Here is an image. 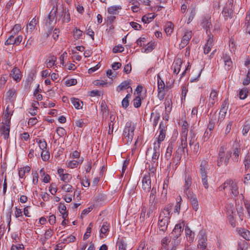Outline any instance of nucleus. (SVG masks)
I'll use <instances>...</instances> for the list:
<instances>
[{"label":"nucleus","mask_w":250,"mask_h":250,"mask_svg":"<svg viewBox=\"0 0 250 250\" xmlns=\"http://www.w3.org/2000/svg\"><path fill=\"white\" fill-rule=\"evenodd\" d=\"M101 112L102 113L103 116H107L108 114L107 107L104 101H102L101 104Z\"/></svg>","instance_id":"obj_43"},{"label":"nucleus","mask_w":250,"mask_h":250,"mask_svg":"<svg viewBox=\"0 0 250 250\" xmlns=\"http://www.w3.org/2000/svg\"><path fill=\"white\" fill-rule=\"evenodd\" d=\"M24 247L22 244L14 245L11 248V250H24Z\"/></svg>","instance_id":"obj_64"},{"label":"nucleus","mask_w":250,"mask_h":250,"mask_svg":"<svg viewBox=\"0 0 250 250\" xmlns=\"http://www.w3.org/2000/svg\"><path fill=\"white\" fill-rule=\"evenodd\" d=\"M191 183H192L191 177L189 176H188L187 177L186 176L185 177V185H184V192L188 196V194H190V195H191L188 189L191 185Z\"/></svg>","instance_id":"obj_22"},{"label":"nucleus","mask_w":250,"mask_h":250,"mask_svg":"<svg viewBox=\"0 0 250 250\" xmlns=\"http://www.w3.org/2000/svg\"><path fill=\"white\" fill-rule=\"evenodd\" d=\"M227 213L230 219H233V215L235 214V209L232 204H228L226 206Z\"/></svg>","instance_id":"obj_28"},{"label":"nucleus","mask_w":250,"mask_h":250,"mask_svg":"<svg viewBox=\"0 0 250 250\" xmlns=\"http://www.w3.org/2000/svg\"><path fill=\"white\" fill-rule=\"evenodd\" d=\"M207 237L204 234H200V237L198 240V248L201 250L206 248L207 247Z\"/></svg>","instance_id":"obj_19"},{"label":"nucleus","mask_w":250,"mask_h":250,"mask_svg":"<svg viewBox=\"0 0 250 250\" xmlns=\"http://www.w3.org/2000/svg\"><path fill=\"white\" fill-rule=\"evenodd\" d=\"M184 224L183 223L177 224L173 230V233L176 234V237L178 238L180 235L181 232L184 230Z\"/></svg>","instance_id":"obj_26"},{"label":"nucleus","mask_w":250,"mask_h":250,"mask_svg":"<svg viewBox=\"0 0 250 250\" xmlns=\"http://www.w3.org/2000/svg\"><path fill=\"white\" fill-rule=\"evenodd\" d=\"M58 209L62 214V217L63 219H66L68 216V212L66 211V206L63 204L60 203L58 207Z\"/></svg>","instance_id":"obj_29"},{"label":"nucleus","mask_w":250,"mask_h":250,"mask_svg":"<svg viewBox=\"0 0 250 250\" xmlns=\"http://www.w3.org/2000/svg\"><path fill=\"white\" fill-rule=\"evenodd\" d=\"M155 18L154 14L150 13L147 15H144L142 18V21L145 23L151 22Z\"/></svg>","instance_id":"obj_36"},{"label":"nucleus","mask_w":250,"mask_h":250,"mask_svg":"<svg viewBox=\"0 0 250 250\" xmlns=\"http://www.w3.org/2000/svg\"><path fill=\"white\" fill-rule=\"evenodd\" d=\"M142 188L146 192L149 191L151 188V180L149 175L144 176L142 180Z\"/></svg>","instance_id":"obj_14"},{"label":"nucleus","mask_w":250,"mask_h":250,"mask_svg":"<svg viewBox=\"0 0 250 250\" xmlns=\"http://www.w3.org/2000/svg\"><path fill=\"white\" fill-rule=\"evenodd\" d=\"M122 9L121 5H113L108 8V12L112 15H116L118 13L119 10Z\"/></svg>","instance_id":"obj_33"},{"label":"nucleus","mask_w":250,"mask_h":250,"mask_svg":"<svg viewBox=\"0 0 250 250\" xmlns=\"http://www.w3.org/2000/svg\"><path fill=\"white\" fill-rule=\"evenodd\" d=\"M12 106V104L8 105L4 111V123H6V124H10L11 116L12 115L13 112V111L11 110Z\"/></svg>","instance_id":"obj_17"},{"label":"nucleus","mask_w":250,"mask_h":250,"mask_svg":"<svg viewBox=\"0 0 250 250\" xmlns=\"http://www.w3.org/2000/svg\"><path fill=\"white\" fill-rule=\"evenodd\" d=\"M188 124L186 121L183 122V125L182 126V136L181 138V141L182 142L184 146L186 145V142H187V135L188 133Z\"/></svg>","instance_id":"obj_9"},{"label":"nucleus","mask_w":250,"mask_h":250,"mask_svg":"<svg viewBox=\"0 0 250 250\" xmlns=\"http://www.w3.org/2000/svg\"><path fill=\"white\" fill-rule=\"evenodd\" d=\"M151 165L149 164L148 168L151 173H154L156 171V167L158 166V162L150 161Z\"/></svg>","instance_id":"obj_54"},{"label":"nucleus","mask_w":250,"mask_h":250,"mask_svg":"<svg viewBox=\"0 0 250 250\" xmlns=\"http://www.w3.org/2000/svg\"><path fill=\"white\" fill-rule=\"evenodd\" d=\"M109 227L110 225L109 223L106 222H104L100 230L101 233L105 234L108 231Z\"/></svg>","instance_id":"obj_48"},{"label":"nucleus","mask_w":250,"mask_h":250,"mask_svg":"<svg viewBox=\"0 0 250 250\" xmlns=\"http://www.w3.org/2000/svg\"><path fill=\"white\" fill-rule=\"evenodd\" d=\"M115 117H112V116L111 115L110 117V122L108 124L109 129L108 133L109 134H111L113 133L114 125V123L113 122V121Z\"/></svg>","instance_id":"obj_49"},{"label":"nucleus","mask_w":250,"mask_h":250,"mask_svg":"<svg viewBox=\"0 0 250 250\" xmlns=\"http://www.w3.org/2000/svg\"><path fill=\"white\" fill-rule=\"evenodd\" d=\"M186 146H185V145H184L182 142L181 141V144L177 150H176L174 157V160L176 161V164H177L180 161L182 155L184 152L185 149H186L187 151H188L187 142H186Z\"/></svg>","instance_id":"obj_6"},{"label":"nucleus","mask_w":250,"mask_h":250,"mask_svg":"<svg viewBox=\"0 0 250 250\" xmlns=\"http://www.w3.org/2000/svg\"><path fill=\"white\" fill-rule=\"evenodd\" d=\"M135 126L131 122H127L123 131V141L127 145L131 144L134 135Z\"/></svg>","instance_id":"obj_3"},{"label":"nucleus","mask_w":250,"mask_h":250,"mask_svg":"<svg viewBox=\"0 0 250 250\" xmlns=\"http://www.w3.org/2000/svg\"><path fill=\"white\" fill-rule=\"evenodd\" d=\"M182 64V62L181 60H177L174 62L173 63L172 69L173 71V73L175 74H178L180 71V67Z\"/></svg>","instance_id":"obj_27"},{"label":"nucleus","mask_w":250,"mask_h":250,"mask_svg":"<svg viewBox=\"0 0 250 250\" xmlns=\"http://www.w3.org/2000/svg\"><path fill=\"white\" fill-rule=\"evenodd\" d=\"M127 244L123 238L118 239L116 243V247H118V250H126Z\"/></svg>","instance_id":"obj_32"},{"label":"nucleus","mask_w":250,"mask_h":250,"mask_svg":"<svg viewBox=\"0 0 250 250\" xmlns=\"http://www.w3.org/2000/svg\"><path fill=\"white\" fill-rule=\"evenodd\" d=\"M167 125L166 123H164L163 121H162L159 125V135L158 137L157 138L158 141L159 142H162L166 137V130H167Z\"/></svg>","instance_id":"obj_11"},{"label":"nucleus","mask_w":250,"mask_h":250,"mask_svg":"<svg viewBox=\"0 0 250 250\" xmlns=\"http://www.w3.org/2000/svg\"><path fill=\"white\" fill-rule=\"evenodd\" d=\"M169 221H170L168 220L159 218L158 227L159 230L163 232H165L167 229V226Z\"/></svg>","instance_id":"obj_20"},{"label":"nucleus","mask_w":250,"mask_h":250,"mask_svg":"<svg viewBox=\"0 0 250 250\" xmlns=\"http://www.w3.org/2000/svg\"><path fill=\"white\" fill-rule=\"evenodd\" d=\"M155 47V43L154 42H149L147 44L146 47L145 48L144 52L149 53L154 49Z\"/></svg>","instance_id":"obj_47"},{"label":"nucleus","mask_w":250,"mask_h":250,"mask_svg":"<svg viewBox=\"0 0 250 250\" xmlns=\"http://www.w3.org/2000/svg\"><path fill=\"white\" fill-rule=\"evenodd\" d=\"M17 95V91L12 88L9 89L6 93V98L9 100H13V98H15Z\"/></svg>","instance_id":"obj_38"},{"label":"nucleus","mask_w":250,"mask_h":250,"mask_svg":"<svg viewBox=\"0 0 250 250\" xmlns=\"http://www.w3.org/2000/svg\"><path fill=\"white\" fill-rule=\"evenodd\" d=\"M15 35L12 34L5 42V45L15 44L14 42Z\"/></svg>","instance_id":"obj_63"},{"label":"nucleus","mask_w":250,"mask_h":250,"mask_svg":"<svg viewBox=\"0 0 250 250\" xmlns=\"http://www.w3.org/2000/svg\"><path fill=\"white\" fill-rule=\"evenodd\" d=\"M167 125L166 123H164L163 121H162L159 125V135L158 137L157 138L158 141L159 142H162L166 137V130H167Z\"/></svg>","instance_id":"obj_12"},{"label":"nucleus","mask_w":250,"mask_h":250,"mask_svg":"<svg viewBox=\"0 0 250 250\" xmlns=\"http://www.w3.org/2000/svg\"><path fill=\"white\" fill-rule=\"evenodd\" d=\"M141 99L140 97L138 95L133 100V105L135 107H139L141 105Z\"/></svg>","instance_id":"obj_59"},{"label":"nucleus","mask_w":250,"mask_h":250,"mask_svg":"<svg viewBox=\"0 0 250 250\" xmlns=\"http://www.w3.org/2000/svg\"><path fill=\"white\" fill-rule=\"evenodd\" d=\"M190 203L193 209L196 211L198 209V202L197 198L195 197H191Z\"/></svg>","instance_id":"obj_44"},{"label":"nucleus","mask_w":250,"mask_h":250,"mask_svg":"<svg viewBox=\"0 0 250 250\" xmlns=\"http://www.w3.org/2000/svg\"><path fill=\"white\" fill-rule=\"evenodd\" d=\"M160 250H175L178 242L175 239H170L168 237L163 238L161 241Z\"/></svg>","instance_id":"obj_4"},{"label":"nucleus","mask_w":250,"mask_h":250,"mask_svg":"<svg viewBox=\"0 0 250 250\" xmlns=\"http://www.w3.org/2000/svg\"><path fill=\"white\" fill-rule=\"evenodd\" d=\"M157 83L158 96L160 99H163L165 95L164 92L165 84L164 81L161 80V77L159 74L157 75Z\"/></svg>","instance_id":"obj_10"},{"label":"nucleus","mask_w":250,"mask_h":250,"mask_svg":"<svg viewBox=\"0 0 250 250\" xmlns=\"http://www.w3.org/2000/svg\"><path fill=\"white\" fill-rule=\"evenodd\" d=\"M223 59L226 69L227 70H229L232 64L231 59L229 56H228L226 54H225L223 55Z\"/></svg>","instance_id":"obj_34"},{"label":"nucleus","mask_w":250,"mask_h":250,"mask_svg":"<svg viewBox=\"0 0 250 250\" xmlns=\"http://www.w3.org/2000/svg\"><path fill=\"white\" fill-rule=\"evenodd\" d=\"M130 88L131 89V88L129 86V82L125 81L122 82L117 87V90L121 91L124 89H126Z\"/></svg>","instance_id":"obj_42"},{"label":"nucleus","mask_w":250,"mask_h":250,"mask_svg":"<svg viewBox=\"0 0 250 250\" xmlns=\"http://www.w3.org/2000/svg\"><path fill=\"white\" fill-rule=\"evenodd\" d=\"M56 57L55 56L50 57L48 59L46 60L45 62L47 68H51L55 64L56 61Z\"/></svg>","instance_id":"obj_41"},{"label":"nucleus","mask_w":250,"mask_h":250,"mask_svg":"<svg viewBox=\"0 0 250 250\" xmlns=\"http://www.w3.org/2000/svg\"><path fill=\"white\" fill-rule=\"evenodd\" d=\"M185 231L187 240L189 242H192L194 238V233L188 226H186Z\"/></svg>","instance_id":"obj_24"},{"label":"nucleus","mask_w":250,"mask_h":250,"mask_svg":"<svg viewBox=\"0 0 250 250\" xmlns=\"http://www.w3.org/2000/svg\"><path fill=\"white\" fill-rule=\"evenodd\" d=\"M83 160H79V161L76 160L70 161L67 163V166L68 167L73 168L76 167L79 164L82 163Z\"/></svg>","instance_id":"obj_46"},{"label":"nucleus","mask_w":250,"mask_h":250,"mask_svg":"<svg viewBox=\"0 0 250 250\" xmlns=\"http://www.w3.org/2000/svg\"><path fill=\"white\" fill-rule=\"evenodd\" d=\"M62 16L63 17L62 21L63 22H68L70 21V17L68 11L64 10L63 12Z\"/></svg>","instance_id":"obj_53"},{"label":"nucleus","mask_w":250,"mask_h":250,"mask_svg":"<svg viewBox=\"0 0 250 250\" xmlns=\"http://www.w3.org/2000/svg\"><path fill=\"white\" fill-rule=\"evenodd\" d=\"M10 124L4 123L0 128V135L3 136L4 140H7L9 138Z\"/></svg>","instance_id":"obj_15"},{"label":"nucleus","mask_w":250,"mask_h":250,"mask_svg":"<svg viewBox=\"0 0 250 250\" xmlns=\"http://www.w3.org/2000/svg\"><path fill=\"white\" fill-rule=\"evenodd\" d=\"M55 12H53L51 11L48 14L47 19L46 20V22L48 23L49 24H51L53 22L55 17Z\"/></svg>","instance_id":"obj_55"},{"label":"nucleus","mask_w":250,"mask_h":250,"mask_svg":"<svg viewBox=\"0 0 250 250\" xmlns=\"http://www.w3.org/2000/svg\"><path fill=\"white\" fill-rule=\"evenodd\" d=\"M173 146L172 145H169L167 148L166 154L165 158L167 160L170 159L172 153Z\"/></svg>","instance_id":"obj_50"},{"label":"nucleus","mask_w":250,"mask_h":250,"mask_svg":"<svg viewBox=\"0 0 250 250\" xmlns=\"http://www.w3.org/2000/svg\"><path fill=\"white\" fill-rule=\"evenodd\" d=\"M208 166V162L207 160H203L201 161L200 166V173L201 174L203 184L206 188H208V187L207 171Z\"/></svg>","instance_id":"obj_5"},{"label":"nucleus","mask_w":250,"mask_h":250,"mask_svg":"<svg viewBox=\"0 0 250 250\" xmlns=\"http://www.w3.org/2000/svg\"><path fill=\"white\" fill-rule=\"evenodd\" d=\"M62 189L65 192H72L73 188L72 186L69 184H64L62 187Z\"/></svg>","instance_id":"obj_62"},{"label":"nucleus","mask_w":250,"mask_h":250,"mask_svg":"<svg viewBox=\"0 0 250 250\" xmlns=\"http://www.w3.org/2000/svg\"><path fill=\"white\" fill-rule=\"evenodd\" d=\"M74 37L76 39H79L82 36L83 31L76 27L73 31Z\"/></svg>","instance_id":"obj_60"},{"label":"nucleus","mask_w":250,"mask_h":250,"mask_svg":"<svg viewBox=\"0 0 250 250\" xmlns=\"http://www.w3.org/2000/svg\"><path fill=\"white\" fill-rule=\"evenodd\" d=\"M192 37V32L190 30H186L184 32L181 42L179 44L180 48H184L188 43Z\"/></svg>","instance_id":"obj_8"},{"label":"nucleus","mask_w":250,"mask_h":250,"mask_svg":"<svg viewBox=\"0 0 250 250\" xmlns=\"http://www.w3.org/2000/svg\"><path fill=\"white\" fill-rule=\"evenodd\" d=\"M218 188L220 191H230V195L233 198L237 197L239 194L237 184L231 179L226 181Z\"/></svg>","instance_id":"obj_2"},{"label":"nucleus","mask_w":250,"mask_h":250,"mask_svg":"<svg viewBox=\"0 0 250 250\" xmlns=\"http://www.w3.org/2000/svg\"><path fill=\"white\" fill-rule=\"evenodd\" d=\"M41 157L43 161H46L49 159L50 154L49 152L46 150H42V152L41 153Z\"/></svg>","instance_id":"obj_57"},{"label":"nucleus","mask_w":250,"mask_h":250,"mask_svg":"<svg viewBox=\"0 0 250 250\" xmlns=\"http://www.w3.org/2000/svg\"><path fill=\"white\" fill-rule=\"evenodd\" d=\"M239 234L246 240L250 241V231L245 229H241L239 231Z\"/></svg>","instance_id":"obj_35"},{"label":"nucleus","mask_w":250,"mask_h":250,"mask_svg":"<svg viewBox=\"0 0 250 250\" xmlns=\"http://www.w3.org/2000/svg\"><path fill=\"white\" fill-rule=\"evenodd\" d=\"M232 2L229 0L226 6L224 7L222 11V15L225 18V20H227L228 18H230L232 13L231 11Z\"/></svg>","instance_id":"obj_13"},{"label":"nucleus","mask_w":250,"mask_h":250,"mask_svg":"<svg viewBox=\"0 0 250 250\" xmlns=\"http://www.w3.org/2000/svg\"><path fill=\"white\" fill-rule=\"evenodd\" d=\"M173 205L172 204H168L160 212L159 217L163 219L170 220V211L172 209Z\"/></svg>","instance_id":"obj_7"},{"label":"nucleus","mask_w":250,"mask_h":250,"mask_svg":"<svg viewBox=\"0 0 250 250\" xmlns=\"http://www.w3.org/2000/svg\"><path fill=\"white\" fill-rule=\"evenodd\" d=\"M210 20V17H205L203 19L202 21L201 22V25L202 27L206 29L207 34L208 30L210 29V27L211 26V23Z\"/></svg>","instance_id":"obj_21"},{"label":"nucleus","mask_w":250,"mask_h":250,"mask_svg":"<svg viewBox=\"0 0 250 250\" xmlns=\"http://www.w3.org/2000/svg\"><path fill=\"white\" fill-rule=\"evenodd\" d=\"M37 142L39 144V146L42 150L47 149V143L44 139L37 140Z\"/></svg>","instance_id":"obj_45"},{"label":"nucleus","mask_w":250,"mask_h":250,"mask_svg":"<svg viewBox=\"0 0 250 250\" xmlns=\"http://www.w3.org/2000/svg\"><path fill=\"white\" fill-rule=\"evenodd\" d=\"M241 153V148L239 146L234 149L233 152L232 160L234 162H238L239 161V156Z\"/></svg>","instance_id":"obj_37"},{"label":"nucleus","mask_w":250,"mask_h":250,"mask_svg":"<svg viewBox=\"0 0 250 250\" xmlns=\"http://www.w3.org/2000/svg\"><path fill=\"white\" fill-rule=\"evenodd\" d=\"M182 200L181 197H179V201L177 200L175 206L174 212V213H177L178 214H179L180 212V207H181V204L180 202Z\"/></svg>","instance_id":"obj_58"},{"label":"nucleus","mask_w":250,"mask_h":250,"mask_svg":"<svg viewBox=\"0 0 250 250\" xmlns=\"http://www.w3.org/2000/svg\"><path fill=\"white\" fill-rule=\"evenodd\" d=\"M71 179V175L68 173H65L64 174H62V175L61 177V180L66 183L69 182Z\"/></svg>","instance_id":"obj_56"},{"label":"nucleus","mask_w":250,"mask_h":250,"mask_svg":"<svg viewBox=\"0 0 250 250\" xmlns=\"http://www.w3.org/2000/svg\"><path fill=\"white\" fill-rule=\"evenodd\" d=\"M231 152L227 150L226 146H221L219 148L217 164L218 167L223 165L227 166L229 162V160L231 156Z\"/></svg>","instance_id":"obj_1"},{"label":"nucleus","mask_w":250,"mask_h":250,"mask_svg":"<svg viewBox=\"0 0 250 250\" xmlns=\"http://www.w3.org/2000/svg\"><path fill=\"white\" fill-rule=\"evenodd\" d=\"M248 90L247 88H243L239 92V98L241 99H245L248 95Z\"/></svg>","instance_id":"obj_52"},{"label":"nucleus","mask_w":250,"mask_h":250,"mask_svg":"<svg viewBox=\"0 0 250 250\" xmlns=\"http://www.w3.org/2000/svg\"><path fill=\"white\" fill-rule=\"evenodd\" d=\"M160 118V112L157 110H153L151 113L150 121H152V125L154 127H156L157 125Z\"/></svg>","instance_id":"obj_18"},{"label":"nucleus","mask_w":250,"mask_h":250,"mask_svg":"<svg viewBox=\"0 0 250 250\" xmlns=\"http://www.w3.org/2000/svg\"><path fill=\"white\" fill-rule=\"evenodd\" d=\"M161 143V142H159L158 140L154 143L153 149V151L160 152V146Z\"/></svg>","instance_id":"obj_61"},{"label":"nucleus","mask_w":250,"mask_h":250,"mask_svg":"<svg viewBox=\"0 0 250 250\" xmlns=\"http://www.w3.org/2000/svg\"><path fill=\"white\" fill-rule=\"evenodd\" d=\"M71 102L76 109H79L82 108L83 105V102L79 100V99L75 98H72L71 99Z\"/></svg>","instance_id":"obj_31"},{"label":"nucleus","mask_w":250,"mask_h":250,"mask_svg":"<svg viewBox=\"0 0 250 250\" xmlns=\"http://www.w3.org/2000/svg\"><path fill=\"white\" fill-rule=\"evenodd\" d=\"M197 138L196 137V134L194 133L190 132V137L189 138V145L191 146H193L194 152H197L199 149V144L198 143H195L196 142Z\"/></svg>","instance_id":"obj_16"},{"label":"nucleus","mask_w":250,"mask_h":250,"mask_svg":"<svg viewBox=\"0 0 250 250\" xmlns=\"http://www.w3.org/2000/svg\"><path fill=\"white\" fill-rule=\"evenodd\" d=\"M36 24L37 22L36 19L35 18L33 19L27 26V32L30 33L32 32V31L35 28Z\"/></svg>","instance_id":"obj_40"},{"label":"nucleus","mask_w":250,"mask_h":250,"mask_svg":"<svg viewBox=\"0 0 250 250\" xmlns=\"http://www.w3.org/2000/svg\"><path fill=\"white\" fill-rule=\"evenodd\" d=\"M10 75L13 79L17 82L20 81L21 79V71L20 69L17 67H15L12 69Z\"/></svg>","instance_id":"obj_23"},{"label":"nucleus","mask_w":250,"mask_h":250,"mask_svg":"<svg viewBox=\"0 0 250 250\" xmlns=\"http://www.w3.org/2000/svg\"><path fill=\"white\" fill-rule=\"evenodd\" d=\"M30 171V167L29 166H25L21 168L19 171V175L20 178H22L24 177L26 173H28Z\"/></svg>","instance_id":"obj_39"},{"label":"nucleus","mask_w":250,"mask_h":250,"mask_svg":"<svg viewBox=\"0 0 250 250\" xmlns=\"http://www.w3.org/2000/svg\"><path fill=\"white\" fill-rule=\"evenodd\" d=\"M131 97V95L130 94H127L125 97V98H124V99L122 101V106L125 108H126L128 105H129V101H128V99L129 98H130Z\"/></svg>","instance_id":"obj_51"},{"label":"nucleus","mask_w":250,"mask_h":250,"mask_svg":"<svg viewBox=\"0 0 250 250\" xmlns=\"http://www.w3.org/2000/svg\"><path fill=\"white\" fill-rule=\"evenodd\" d=\"M217 91L215 90H212L210 94L209 99V105L210 106H213L217 101Z\"/></svg>","instance_id":"obj_25"},{"label":"nucleus","mask_w":250,"mask_h":250,"mask_svg":"<svg viewBox=\"0 0 250 250\" xmlns=\"http://www.w3.org/2000/svg\"><path fill=\"white\" fill-rule=\"evenodd\" d=\"M174 25L171 21L167 22L165 25V31L167 35H170L173 30Z\"/></svg>","instance_id":"obj_30"}]
</instances>
